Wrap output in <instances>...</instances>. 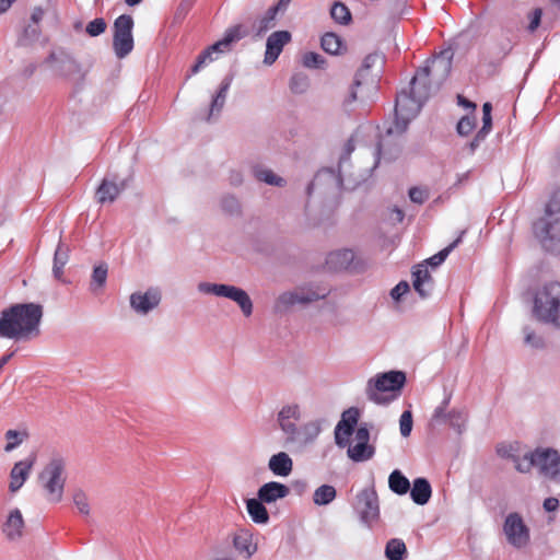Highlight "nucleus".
Wrapping results in <instances>:
<instances>
[{"label":"nucleus","mask_w":560,"mask_h":560,"mask_svg":"<svg viewBox=\"0 0 560 560\" xmlns=\"http://www.w3.org/2000/svg\"><path fill=\"white\" fill-rule=\"evenodd\" d=\"M515 34L511 28L502 27L479 49V62L490 66L499 65L513 49Z\"/></svg>","instance_id":"9d476101"},{"label":"nucleus","mask_w":560,"mask_h":560,"mask_svg":"<svg viewBox=\"0 0 560 560\" xmlns=\"http://www.w3.org/2000/svg\"><path fill=\"white\" fill-rule=\"evenodd\" d=\"M353 433L355 443H369L370 431L366 423H361L357 430L354 429Z\"/></svg>","instance_id":"052dcab7"},{"label":"nucleus","mask_w":560,"mask_h":560,"mask_svg":"<svg viewBox=\"0 0 560 560\" xmlns=\"http://www.w3.org/2000/svg\"><path fill=\"white\" fill-rule=\"evenodd\" d=\"M340 179L332 170L326 168L316 173L314 179L307 185L306 194L310 197L317 187L337 188Z\"/></svg>","instance_id":"cd10ccee"},{"label":"nucleus","mask_w":560,"mask_h":560,"mask_svg":"<svg viewBox=\"0 0 560 560\" xmlns=\"http://www.w3.org/2000/svg\"><path fill=\"white\" fill-rule=\"evenodd\" d=\"M302 409L299 404L283 405L277 413V423L288 443L307 444L313 442L320 432L318 424L307 422L300 425Z\"/></svg>","instance_id":"20e7f679"},{"label":"nucleus","mask_w":560,"mask_h":560,"mask_svg":"<svg viewBox=\"0 0 560 560\" xmlns=\"http://www.w3.org/2000/svg\"><path fill=\"white\" fill-rule=\"evenodd\" d=\"M512 460L515 464V469L522 474H527L533 467H536V450L526 453L523 457L512 456Z\"/></svg>","instance_id":"37998d69"},{"label":"nucleus","mask_w":560,"mask_h":560,"mask_svg":"<svg viewBox=\"0 0 560 560\" xmlns=\"http://www.w3.org/2000/svg\"><path fill=\"white\" fill-rule=\"evenodd\" d=\"M533 313L539 322L560 329L559 282L546 283L536 291Z\"/></svg>","instance_id":"39448f33"},{"label":"nucleus","mask_w":560,"mask_h":560,"mask_svg":"<svg viewBox=\"0 0 560 560\" xmlns=\"http://www.w3.org/2000/svg\"><path fill=\"white\" fill-rule=\"evenodd\" d=\"M329 293L326 288L303 287L294 291H288L278 296L275 303L276 312L283 313L296 304L306 305L325 299Z\"/></svg>","instance_id":"ddd939ff"},{"label":"nucleus","mask_w":560,"mask_h":560,"mask_svg":"<svg viewBox=\"0 0 560 560\" xmlns=\"http://www.w3.org/2000/svg\"><path fill=\"white\" fill-rule=\"evenodd\" d=\"M36 463V454L32 453L23 460L16 462L10 471L9 489L12 493L19 491L31 475Z\"/></svg>","instance_id":"4be33fe9"},{"label":"nucleus","mask_w":560,"mask_h":560,"mask_svg":"<svg viewBox=\"0 0 560 560\" xmlns=\"http://www.w3.org/2000/svg\"><path fill=\"white\" fill-rule=\"evenodd\" d=\"M107 24L103 18H96L89 22L85 32L91 37H96L106 31Z\"/></svg>","instance_id":"864d4df0"},{"label":"nucleus","mask_w":560,"mask_h":560,"mask_svg":"<svg viewBox=\"0 0 560 560\" xmlns=\"http://www.w3.org/2000/svg\"><path fill=\"white\" fill-rule=\"evenodd\" d=\"M536 467L541 476L560 483V453L553 448H536Z\"/></svg>","instance_id":"dca6fc26"},{"label":"nucleus","mask_w":560,"mask_h":560,"mask_svg":"<svg viewBox=\"0 0 560 560\" xmlns=\"http://www.w3.org/2000/svg\"><path fill=\"white\" fill-rule=\"evenodd\" d=\"M412 413L410 410H406L401 413L399 419V430L400 434L404 438H407L410 435L412 430Z\"/></svg>","instance_id":"4d7b16f0"},{"label":"nucleus","mask_w":560,"mask_h":560,"mask_svg":"<svg viewBox=\"0 0 560 560\" xmlns=\"http://www.w3.org/2000/svg\"><path fill=\"white\" fill-rule=\"evenodd\" d=\"M197 288L200 293L212 294L235 302L245 317H249L253 313V302L250 296L242 288L232 284L212 282H200Z\"/></svg>","instance_id":"9b49d317"},{"label":"nucleus","mask_w":560,"mask_h":560,"mask_svg":"<svg viewBox=\"0 0 560 560\" xmlns=\"http://www.w3.org/2000/svg\"><path fill=\"white\" fill-rule=\"evenodd\" d=\"M357 88L358 86L353 83L348 95L342 102V107L347 113H351L353 110L352 104L358 100Z\"/></svg>","instance_id":"e2e57ef3"},{"label":"nucleus","mask_w":560,"mask_h":560,"mask_svg":"<svg viewBox=\"0 0 560 560\" xmlns=\"http://www.w3.org/2000/svg\"><path fill=\"white\" fill-rule=\"evenodd\" d=\"M353 150H354V143L351 139H349L343 147V153L341 154V156L339 159V165H341L342 163H345L346 161L349 160Z\"/></svg>","instance_id":"69168bd1"},{"label":"nucleus","mask_w":560,"mask_h":560,"mask_svg":"<svg viewBox=\"0 0 560 560\" xmlns=\"http://www.w3.org/2000/svg\"><path fill=\"white\" fill-rule=\"evenodd\" d=\"M232 81H233L232 75H228L222 80V82L219 86V90L212 97L210 108H209L208 119H210L211 116L219 115L221 113L222 108L224 107L226 96H228L229 90L231 88Z\"/></svg>","instance_id":"7c9ffc66"},{"label":"nucleus","mask_w":560,"mask_h":560,"mask_svg":"<svg viewBox=\"0 0 560 560\" xmlns=\"http://www.w3.org/2000/svg\"><path fill=\"white\" fill-rule=\"evenodd\" d=\"M388 487L394 493L404 495L409 491L410 482L399 469H395L388 477Z\"/></svg>","instance_id":"e433bc0d"},{"label":"nucleus","mask_w":560,"mask_h":560,"mask_svg":"<svg viewBox=\"0 0 560 560\" xmlns=\"http://www.w3.org/2000/svg\"><path fill=\"white\" fill-rule=\"evenodd\" d=\"M524 345L533 350H544L546 348L545 337L537 334L532 327L525 326L523 328Z\"/></svg>","instance_id":"a19ab883"},{"label":"nucleus","mask_w":560,"mask_h":560,"mask_svg":"<svg viewBox=\"0 0 560 560\" xmlns=\"http://www.w3.org/2000/svg\"><path fill=\"white\" fill-rule=\"evenodd\" d=\"M410 93L402 91L397 94L396 104H395V120L393 126H390L385 136H382L377 142L375 149L376 163L380 162L381 155L384 158L392 160L398 153V149H395L394 152H388L384 149L387 138L392 136H401L408 128V125L412 118H415L420 112L422 105L429 97H420L419 95V85L410 84Z\"/></svg>","instance_id":"f03ea898"},{"label":"nucleus","mask_w":560,"mask_h":560,"mask_svg":"<svg viewBox=\"0 0 560 560\" xmlns=\"http://www.w3.org/2000/svg\"><path fill=\"white\" fill-rule=\"evenodd\" d=\"M279 11L273 5L270 7L264 16H261L255 24V32L257 37H261L269 30L277 25V14Z\"/></svg>","instance_id":"c9c22d12"},{"label":"nucleus","mask_w":560,"mask_h":560,"mask_svg":"<svg viewBox=\"0 0 560 560\" xmlns=\"http://www.w3.org/2000/svg\"><path fill=\"white\" fill-rule=\"evenodd\" d=\"M8 443L4 446V451L7 453L12 452L16 447H19L24 441L28 439V432L26 430H8L4 434Z\"/></svg>","instance_id":"79ce46f5"},{"label":"nucleus","mask_w":560,"mask_h":560,"mask_svg":"<svg viewBox=\"0 0 560 560\" xmlns=\"http://www.w3.org/2000/svg\"><path fill=\"white\" fill-rule=\"evenodd\" d=\"M358 510L364 523L376 521L380 515L378 498L374 489H364L358 495Z\"/></svg>","instance_id":"6ab92c4d"},{"label":"nucleus","mask_w":560,"mask_h":560,"mask_svg":"<svg viewBox=\"0 0 560 560\" xmlns=\"http://www.w3.org/2000/svg\"><path fill=\"white\" fill-rule=\"evenodd\" d=\"M247 35H248V31L242 24H237V25L229 27L224 32V35L220 40H218L214 44H212L211 46H209L207 49H205L198 56L196 63L190 69V73L191 74L198 73L207 62L212 61L213 52H225V51L230 50L231 45L233 43L241 40L242 38L246 37Z\"/></svg>","instance_id":"f8f14e48"},{"label":"nucleus","mask_w":560,"mask_h":560,"mask_svg":"<svg viewBox=\"0 0 560 560\" xmlns=\"http://www.w3.org/2000/svg\"><path fill=\"white\" fill-rule=\"evenodd\" d=\"M453 57L451 49L443 50L417 70L410 84L419 85L420 97H430L440 90L451 73Z\"/></svg>","instance_id":"7ed1b4c3"},{"label":"nucleus","mask_w":560,"mask_h":560,"mask_svg":"<svg viewBox=\"0 0 560 560\" xmlns=\"http://www.w3.org/2000/svg\"><path fill=\"white\" fill-rule=\"evenodd\" d=\"M359 416V410L353 407L342 412L341 420L337 423L335 428V442L339 447H346L348 445L347 439L340 438V431L342 427L355 429Z\"/></svg>","instance_id":"c85d7f7f"},{"label":"nucleus","mask_w":560,"mask_h":560,"mask_svg":"<svg viewBox=\"0 0 560 560\" xmlns=\"http://www.w3.org/2000/svg\"><path fill=\"white\" fill-rule=\"evenodd\" d=\"M337 495L335 487L330 485H322L318 487L313 494V501L316 505H328L331 503Z\"/></svg>","instance_id":"58836bf2"},{"label":"nucleus","mask_w":560,"mask_h":560,"mask_svg":"<svg viewBox=\"0 0 560 560\" xmlns=\"http://www.w3.org/2000/svg\"><path fill=\"white\" fill-rule=\"evenodd\" d=\"M25 522L20 509L9 511L1 524V532L9 541H18L23 537Z\"/></svg>","instance_id":"412c9836"},{"label":"nucleus","mask_w":560,"mask_h":560,"mask_svg":"<svg viewBox=\"0 0 560 560\" xmlns=\"http://www.w3.org/2000/svg\"><path fill=\"white\" fill-rule=\"evenodd\" d=\"M42 32L39 25L28 24L25 26L22 35L19 38V45L28 46L39 39Z\"/></svg>","instance_id":"de8ad7c7"},{"label":"nucleus","mask_w":560,"mask_h":560,"mask_svg":"<svg viewBox=\"0 0 560 560\" xmlns=\"http://www.w3.org/2000/svg\"><path fill=\"white\" fill-rule=\"evenodd\" d=\"M252 173L257 180L264 182L270 186L283 187L287 184L283 177L278 176L270 168L264 167L261 165L253 166Z\"/></svg>","instance_id":"72a5a7b5"},{"label":"nucleus","mask_w":560,"mask_h":560,"mask_svg":"<svg viewBox=\"0 0 560 560\" xmlns=\"http://www.w3.org/2000/svg\"><path fill=\"white\" fill-rule=\"evenodd\" d=\"M409 490L411 500L418 505L427 504L432 495L431 485L423 477L416 478Z\"/></svg>","instance_id":"c756f323"},{"label":"nucleus","mask_w":560,"mask_h":560,"mask_svg":"<svg viewBox=\"0 0 560 560\" xmlns=\"http://www.w3.org/2000/svg\"><path fill=\"white\" fill-rule=\"evenodd\" d=\"M409 198L412 202L422 205L428 199V192L419 187L409 189Z\"/></svg>","instance_id":"680f3d73"},{"label":"nucleus","mask_w":560,"mask_h":560,"mask_svg":"<svg viewBox=\"0 0 560 560\" xmlns=\"http://www.w3.org/2000/svg\"><path fill=\"white\" fill-rule=\"evenodd\" d=\"M381 59V56L377 54H370L364 58L361 68L358 70L354 77V84L357 86H360L362 84V80L365 75V72Z\"/></svg>","instance_id":"09e8293b"},{"label":"nucleus","mask_w":560,"mask_h":560,"mask_svg":"<svg viewBox=\"0 0 560 560\" xmlns=\"http://www.w3.org/2000/svg\"><path fill=\"white\" fill-rule=\"evenodd\" d=\"M503 532L508 542L515 548H523L529 542V529L516 512L505 517Z\"/></svg>","instance_id":"2eb2a0df"},{"label":"nucleus","mask_w":560,"mask_h":560,"mask_svg":"<svg viewBox=\"0 0 560 560\" xmlns=\"http://www.w3.org/2000/svg\"><path fill=\"white\" fill-rule=\"evenodd\" d=\"M73 504L78 509V511L84 515L89 516L91 509L86 493L82 489H78L73 493Z\"/></svg>","instance_id":"8fccbe9b"},{"label":"nucleus","mask_w":560,"mask_h":560,"mask_svg":"<svg viewBox=\"0 0 560 560\" xmlns=\"http://www.w3.org/2000/svg\"><path fill=\"white\" fill-rule=\"evenodd\" d=\"M127 187V180L122 179L117 183L115 179L105 177L95 192V198L98 203H113L117 197Z\"/></svg>","instance_id":"5701e85b"},{"label":"nucleus","mask_w":560,"mask_h":560,"mask_svg":"<svg viewBox=\"0 0 560 560\" xmlns=\"http://www.w3.org/2000/svg\"><path fill=\"white\" fill-rule=\"evenodd\" d=\"M233 545L236 551L246 559L250 558L257 550L256 544L253 542V535L248 529H238L233 537Z\"/></svg>","instance_id":"a878e982"},{"label":"nucleus","mask_w":560,"mask_h":560,"mask_svg":"<svg viewBox=\"0 0 560 560\" xmlns=\"http://www.w3.org/2000/svg\"><path fill=\"white\" fill-rule=\"evenodd\" d=\"M405 383L406 375L401 371L381 373L368 381L365 394L369 400L377 405H387L396 395L387 396L386 394L399 392Z\"/></svg>","instance_id":"6e6552de"},{"label":"nucleus","mask_w":560,"mask_h":560,"mask_svg":"<svg viewBox=\"0 0 560 560\" xmlns=\"http://www.w3.org/2000/svg\"><path fill=\"white\" fill-rule=\"evenodd\" d=\"M330 15L335 22L341 25H348L351 22V12L348 7L341 2H335L330 9Z\"/></svg>","instance_id":"c03bdc74"},{"label":"nucleus","mask_w":560,"mask_h":560,"mask_svg":"<svg viewBox=\"0 0 560 560\" xmlns=\"http://www.w3.org/2000/svg\"><path fill=\"white\" fill-rule=\"evenodd\" d=\"M407 548L402 539L392 538L385 546V557L387 560H405Z\"/></svg>","instance_id":"4c0bfd02"},{"label":"nucleus","mask_w":560,"mask_h":560,"mask_svg":"<svg viewBox=\"0 0 560 560\" xmlns=\"http://www.w3.org/2000/svg\"><path fill=\"white\" fill-rule=\"evenodd\" d=\"M559 500L555 497H549L547 499L544 500V509L546 512H556L558 509H559Z\"/></svg>","instance_id":"338daca9"},{"label":"nucleus","mask_w":560,"mask_h":560,"mask_svg":"<svg viewBox=\"0 0 560 560\" xmlns=\"http://www.w3.org/2000/svg\"><path fill=\"white\" fill-rule=\"evenodd\" d=\"M464 232L460 233V235L453 241L448 246L436 253L435 255L431 256L425 260V264L417 265L412 270V285L415 291L422 298L425 299L430 296L434 281L432 276L430 275L427 265H430L432 267H439L442 265L447 256L458 246V244L462 242V235Z\"/></svg>","instance_id":"1a4fd4ad"},{"label":"nucleus","mask_w":560,"mask_h":560,"mask_svg":"<svg viewBox=\"0 0 560 560\" xmlns=\"http://www.w3.org/2000/svg\"><path fill=\"white\" fill-rule=\"evenodd\" d=\"M45 62L50 63L54 71L62 77H71L80 71L79 63L65 49L51 51Z\"/></svg>","instance_id":"a211bd4d"},{"label":"nucleus","mask_w":560,"mask_h":560,"mask_svg":"<svg viewBox=\"0 0 560 560\" xmlns=\"http://www.w3.org/2000/svg\"><path fill=\"white\" fill-rule=\"evenodd\" d=\"M133 19L129 14H121L114 21L113 49L118 59H124L133 49Z\"/></svg>","instance_id":"4468645a"},{"label":"nucleus","mask_w":560,"mask_h":560,"mask_svg":"<svg viewBox=\"0 0 560 560\" xmlns=\"http://www.w3.org/2000/svg\"><path fill=\"white\" fill-rule=\"evenodd\" d=\"M291 33L289 31H276L271 33L266 40V51L264 63L271 66L279 58L283 47L291 42Z\"/></svg>","instance_id":"aec40b11"},{"label":"nucleus","mask_w":560,"mask_h":560,"mask_svg":"<svg viewBox=\"0 0 560 560\" xmlns=\"http://www.w3.org/2000/svg\"><path fill=\"white\" fill-rule=\"evenodd\" d=\"M265 502L259 498H252L246 500V509L252 521L256 524H266L269 521V514L265 508Z\"/></svg>","instance_id":"2f4dec72"},{"label":"nucleus","mask_w":560,"mask_h":560,"mask_svg":"<svg viewBox=\"0 0 560 560\" xmlns=\"http://www.w3.org/2000/svg\"><path fill=\"white\" fill-rule=\"evenodd\" d=\"M324 63V58L317 52H306L303 56V66L306 68L317 69Z\"/></svg>","instance_id":"13d9d810"},{"label":"nucleus","mask_w":560,"mask_h":560,"mask_svg":"<svg viewBox=\"0 0 560 560\" xmlns=\"http://www.w3.org/2000/svg\"><path fill=\"white\" fill-rule=\"evenodd\" d=\"M467 419V415L464 411L460 410H452L448 412V419L450 425L455 429L458 433H462V431L465 428V422Z\"/></svg>","instance_id":"603ef678"},{"label":"nucleus","mask_w":560,"mask_h":560,"mask_svg":"<svg viewBox=\"0 0 560 560\" xmlns=\"http://www.w3.org/2000/svg\"><path fill=\"white\" fill-rule=\"evenodd\" d=\"M130 307L139 315H148L156 308L162 301V293L159 288L151 287L147 291L133 292L130 298Z\"/></svg>","instance_id":"f3484780"},{"label":"nucleus","mask_w":560,"mask_h":560,"mask_svg":"<svg viewBox=\"0 0 560 560\" xmlns=\"http://www.w3.org/2000/svg\"><path fill=\"white\" fill-rule=\"evenodd\" d=\"M308 88V79L303 73H295L290 79V89L293 93L302 94Z\"/></svg>","instance_id":"3c124183"},{"label":"nucleus","mask_w":560,"mask_h":560,"mask_svg":"<svg viewBox=\"0 0 560 560\" xmlns=\"http://www.w3.org/2000/svg\"><path fill=\"white\" fill-rule=\"evenodd\" d=\"M320 44L322 48L330 55L339 54L342 47L341 38L335 33H326L322 37Z\"/></svg>","instance_id":"a18cd8bd"},{"label":"nucleus","mask_w":560,"mask_h":560,"mask_svg":"<svg viewBox=\"0 0 560 560\" xmlns=\"http://www.w3.org/2000/svg\"><path fill=\"white\" fill-rule=\"evenodd\" d=\"M409 289L410 287L407 281H400L390 290V298L394 301H399L409 291Z\"/></svg>","instance_id":"bf43d9fd"},{"label":"nucleus","mask_w":560,"mask_h":560,"mask_svg":"<svg viewBox=\"0 0 560 560\" xmlns=\"http://www.w3.org/2000/svg\"><path fill=\"white\" fill-rule=\"evenodd\" d=\"M67 462L61 455H54L38 475L47 501L58 503L62 500L66 485Z\"/></svg>","instance_id":"0eeeda50"},{"label":"nucleus","mask_w":560,"mask_h":560,"mask_svg":"<svg viewBox=\"0 0 560 560\" xmlns=\"http://www.w3.org/2000/svg\"><path fill=\"white\" fill-rule=\"evenodd\" d=\"M347 454L355 463L371 459L375 454V447L370 443H354L348 446Z\"/></svg>","instance_id":"473e14b6"},{"label":"nucleus","mask_w":560,"mask_h":560,"mask_svg":"<svg viewBox=\"0 0 560 560\" xmlns=\"http://www.w3.org/2000/svg\"><path fill=\"white\" fill-rule=\"evenodd\" d=\"M290 489L288 486L277 481H269L258 489L257 497L266 504H271L288 497Z\"/></svg>","instance_id":"b1692460"},{"label":"nucleus","mask_w":560,"mask_h":560,"mask_svg":"<svg viewBox=\"0 0 560 560\" xmlns=\"http://www.w3.org/2000/svg\"><path fill=\"white\" fill-rule=\"evenodd\" d=\"M354 260V253L351 249H338L327 255L326 266L331 271H340L350 267Z\"/></svg>","instance_id":"393cba45"},{"label":"nucleus","mask_w":560,"mask_h":560,"mask_svg":"<svg viewBox=\"0 0 560 560\" xmlns=\"http://www.w3.org/2000/svg\"><path fill=\"white\" fill-rule=\"evenodd\" d=\"M269 470L279 477H288L293 469V460L285 452L272 455L268 462Z\"/></svg>","instance_id":"bb28decb"},{"label":"nucleus","mask_w":560,"mask_h":560,"mask_svg":"<svg viewBox=\"0 0 560 560\" xmlns=\"http://www.w3.org/2000/svg\"><path fill=\"white\" fill-rule=\"evenodd\" d=\"M108 275V266L106 262H100L93 269L90 289L95 292L105 287Z\"/></svg>","instance_id":"ea45409f"},{"label":"nucleus","mask_w":560,"mask_h":560,"mask_svg":"<svg viewBox=\"0 0 560 560\" xmlns=\"http://www.w3.org/2000/svg\"><path fill=\"white\" fill-rule=\"evenodd\" d=\"M541 16H542V10L537 8L535 10H533L530 13H529V24H528V31L530 33L535 32L537 30V27L539 26L540 24V21H541Z\"/></svg>","instance_id":"0e129e2a"},{"label":"nucleus","mask_w":560,"mask_h":560,"mask_svg":"<svg viewBox=\"0 0 560 560\" xmlns=\"http://www.w3.org/2000/svg\"><path fill=\"white\" fill-rule=\"evenodd\" d=\"M451 401V394L446 395L442 402L434 409L432 420L435 422H446L448 419V413H446V409Z\"/></svg>","instance_id":"6e6d98bb"},{"label":"nucleus","mask_w":560,"mask_h":560,"mask_svg":"<svg viewBox=\"0 0 560 560\" xmlns=\"http://www.w3.org/2000/svg\"><path fill=\"white\" fill-rule=\"evenodd\" d=\"M475 126V117L466 115L457 122L456 131L459 136H468L474 130Z\"/></svg>","instance_id":"5fc2aeb1"},{"label":"nucleus","mask_w":560,"mask_h":560,"mask_svg":"<svg viewBox=\"0 0 560 560\" xmlns=\"http://www.w3.org/2000/svg\"><path fill=\"white\" fill-rule=\"evenodd\" d=\"M44 307L39 303H15L0 313V337L15 341L30 340L40 332Z\"/></svg>","instance_id":"f257e3e1"},{"label":"nucleus","mask_w":560,"mask_h":560,"mask_svg":"<svg viewBox=\"0 0 560 560\" xmlns=\"http://www.w3.org/2000/svg\"><path fill=\"white\" fill-rule=\"evenodd\" d=\"M221 208L226 214L231 217H238L242 213L241 203L238 199L233 195H225L222 197Z\"/></svg>","instance_id":"49530a36"},{"label":"nucleus","mask_w":560,"mask_h":560,"mask_svg":"<svg viewBox=\"0 0 560 560\" xmlns=\"http://www.w3.org/2000/svg\"><path fill=\"white\" fill-rule=\"evenodd\" d=\"M535 236L547 250L560 245V197L553 195L546 205L545 214L533 226Z\"/></svg>","instance_id":"423d86ee"},{"label":"nucleus","mask_w":560,"mask_h":560,"mask_svg":"<svg viewBox=\"0 0 560 560\" xmlns=\"http://www.w3.org/2000/svg\"><path fill=\"white\" fill-rule=\"evenodd\" d=\"M69 260V247L61 241L58 243L54 255L52 275L57 280L62 279L63 267Z\"/></svg>","instance_id":"f704fd0d"},{"label":"nucleus","mask_w":560,"mask_h":560,"mask_svg":"<svg viewBox=\"0 0 560 560\" xmlns=\"http://www.w3.org/2000/svg\"><path fill=\"white\" fill-rule=\"evenodd\" d=\"M229 182L232 186H241L244 182L243 174L240 171H231Z\"/></svg>","instance_id":"774afa93"}]
</instances>
